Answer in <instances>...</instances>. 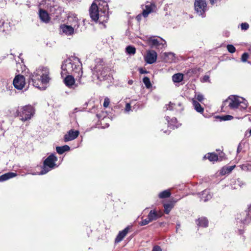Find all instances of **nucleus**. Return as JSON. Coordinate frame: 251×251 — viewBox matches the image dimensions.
Returning <instances> with one entry per match:
<instances>
[{
	"label": "nucleus",
	"mask_w": 251,
	"mask_h": 251,
	"mask_svg": "<svg viewBox=\"0 0 251 251\" xmlns=\"http://www.w3.org/2000/svg\"><path fill=\"white\" fill-rule=\"evenodd\" d=\"M109 8L106 1L96 0L93 2L89 9V14L92 20L103 24L109 19Z\"/></svg>",
	"instance_id": "nucleus-1"
},
{
	"label": "nucleus",
	"mask_w": 251,
	"mask_h": 251,
	"mask_svg": "<svg viewBox=\"0 0 251 251\" xmlns=\"http://www.w3.org/2000/svg\"><path fill=\"white\" fill-rule=\"evenodd\" d=\"M50 72L46 67H39L29 76V82H31L33 86L40 89L41 85H46L50 81Z\"/></svg>",
	"instance_id": "nucleus-2"
},
{
	"label": "nucleus",
	"mask_w": 251,
	"mask_h": 251,
	"mask_svg": "<svg viewBox=\"0 0 251 251\" xmlns=\"http://www.w3.org/2000/svg\"><path fill=\"white\" fill-rule=\"evenodd\" d=\"M73 65H75L76 67L75 69L80 70V61L78 58L71 56L65 60L63 62L61 67L62 76L64 75L72 74L74 71L73 68Z\"/></svg>",
	"instance_id": "nucleus-3"
},
{
	"label": "nucleus",
	"mask_w": 251,
	"mask_h": 251,
	"mask_svg": "<svg viewBox=\"0 0 251 251\" xmlns=\"http://www.w3.org/2000/svg\"><path fill=\"white\" fill-rule=\"evenodd\" d=\"M236 225L239 228L240 234H243V230L247 226L251 224V209L249 206L248 209L238 214L236 217Z\"/></svg>",
	"instance_id": "nucleus-4"
},
{
	"label": "nucleus",
	"mask_w": 251,
	"mask_h": 251,
	"mask_svg": "<svg viewBox=\"0 0 251 251\" xmlns=\"http://www.w3.org/2000/svg\"><path fill=\"white\" fill-rule=\"evenodd\" d=\"M17 116L22 122L30 120L35 114L34 108L30 105L19 107L16 112Z\"/></svg>",
	"instance_id": "nucleus-5"
},
{
	"label": "nucleus",
	"mask_w": 251,
	"mask_h": 251,
	"mask_svg": "<svg viewBox=\"0 0 251 251\" xmlns=\"http://www.w3.org/2000/svg\"><path fill=\"white\" fill-rule=\"evenodd\" d=\"M95 67L92 69L93 75L96 73V75L97 79L100 81L104 80L107 79L108 69L103 67V62L100 59L96 60Z\"/></svg>",
	"instance_id": "nucleus-6"
},
{
	"label": "nucleus",
	"mask_w": 251,
	"mask_h": 251,
	"mask_svg": "<svg viewBox=\"0 0 251 251\" xmlns=\"http://www.w3.org/2000/svg\"><path fill=\"white\" fill-rule=\"evenodd\" d=\"M57 161V157L53 153H52L48 156L44 161L42 170L39 173V175H45L50 170L57 167L58 166L56 165L55 163Z\"/></svg>",
	"instance_id": "nucleus-7"
},
{
	"label": "nucleus",
	"mask_w": 251,
	"mask_h": 251,
	"mask_svg": "<svg viewBox=\"0 0 251 251\" xmlns=\"http://www.w3.org/2000/svg\"><path fill=\"white\" fill-rule=\"evenodd\" d=\"M147 43L152 49L161 50L167 47L166 41L160 37L157 39L154 36L150 37L147 39Z\"/></svg>",
	"instance_id": "nucleus-8"
},
{
	"label": "nucleus",
	"mask_w": 251,
	"mask_h": 251,
	"mask_svg": "<svg viewBox=\"0 0 251 251\" xmlns=\"http://www.w3.org/2000/svg\"><path fill=\"white\" fill-rule=\"evenodd\" d=\"M195 10L199 16L204 18L207 10V4L205 0H196L194 3Z\"/></svg>",
	"instance_id": "nucleus-9"
},
{
	"label": "nucleus",
	"mask_w": 251,
	"mask_h": 251,
	"mask_svg": "<svg viewBox=\"0 0 251 251\" xmlns=\"http://www.w3.org/2000/svg\"><path fill=\"white\" fill-rule=\"evenodd\" d=\"M240 97L236 96H230L223 102L222 108L227 106L232 109L238 108L240 103Z\"/></svg>",
	"instance_id": "nucleus-10"
},
{
	"label": "nucleus",
	"mask_w": 251,
	"mask_h": 251,
	"mask_svg": "<svg viewBox=\"0 0 251 251\" xmlns=\"http://www.w3.org/2000/svg\"><path fill=\"white\" fill-rule=\"evenodd\" d=\"M67 24L75 29V33L80 31L79 29V21L76 14L72 13L69 14L67 18Z\"/></svg>",
	"instance_id": "nucleus-11"
},
{
	"label": "nucleus",
	"mask_w": 251,
	"mask_h": 251,
	"mask_svg": "<svg viewBox=\"0 0 251 251\" xmlns=\"http://www.w3.org/2000/svg\"><path fill=\"white\" fill-rule=\"evenodd\" d=\"M14 86L18 90H22L25 85V78L23 75H17L13 82Z\"/></svg>",
	"instance_id": "nucleus-12"
},
{
	"label": "nucleus",
	"mask_w": 251,
	"mask_h": 251,
	"mask_svg": "<svg viewBox=\"0 0 251 251\" xmlns=\"http://www.w3.org/2000/svg\"><path fill=\"white\" fill-rule=\"evenodd\" d=\"M157 57V53L153 50H150L147 51V54L144 57L146 62L149 64H152L156 61Z\"/></svg>",
	"instance_id": "nucleus-13"
},
{
	"label": "nucleus",
	"mask_w": 251,
	"mask_h": 251,
	"mask_svg": "<svg viewBox=\"0 0 251 251\" xmlns=\"http://www.w3.org/2000/svg\"><path fill=\"white\" fill-rule=\"evenodd\" d=\"M79 134V132L78 130L71 129L69 130L64 136V141L65 142H67L72 141L76 139L78 136Z\"/></svg>",
	"instance_id": "nucleus-14"
},
{
	"label": "nucleus",
	"mask_w": 251,
	"mask_h": 251,
	"mask_svg": "<svg viewBox=\"0 0 251 251\" xmlns=\"http://www.w3.org/2000/svg\"><path fill=\"white\" fill-rule=\"evenodd\" d=\"M64 79L65 85L70 88L75 89L77 86V84L75 83L74 77L67 74Z\"/></svg>",
	"instance_id": "nucleus-15"
},
{
	"label": "nucleus",
	"mask_w": 251,
	"mask_h": 251,
	"mask_svg": "<svg viewBox=\"0 0 251 251\" xmlns=\"http://www.w3.org/2000/svg\"><path fill=\"white\" fill-rule=\"evenodd\" d=\"M60 28V31L67 36L72 35L74 32H75V29L68 25H61Z\"/></svg>",
	"instance_id": "nucleus-16"
},
{
	"label": "nucleus",
	"mask_w": 251,
	"mask_h": 251,
	"mask_svg": "<svg viewBox=\"0 0 251 251\" xmlns=\"http://www.w3.org/2000/svg\"><path fill=\"white\" fill-rule=\"evenodd\" d=\"M39 15L40 19L42 22L45 23H48L50 22V18L49 17V14L45 10L40 9Z\"/></svg>",
	"instance_id": "nucleus-17"
},
{
	"label": "nucleus",
	"mask_w": 251,
	"mask_h": 251,
	"mask_svg": "<svg viewBox=\"0 0 251 251\" xmlns=\"http://www.w3.org/2000/svg\"><path fill=\"white\" fill-rule=\"evenodd\" d=\"M165 119L168 123L169 127L171 128L175 129V128H178L180 125V124H177V119L175 117L172 118L170 121L169 116H166Z\"/></svg>",
	"instance_id": "nucleus-18"
},
{
	"label": "nucleus",
	"mask_w": 251,
	"mask_h": 251,
	"mask_svg": "<svg viewBox=\"0 0 251 251\" xmlns=\"http://www.w3.org/2000/svg\"><path fill=\"white\" fill-rule=\"evenodd\" d=\"M155 8V5L152 3L147 4L145 6V8H143V16L145 18L147 17L149 14L153 11V8Z\"/></svg>",
	"instance_id": "nucleus-19"
},
{
	"label": "nucleus",
	"mask_w": 251,
	"mask_h": 251,
	"mask_svg": "<svg viewBox=\"0 0 251 251\" xmlns=\"http://www.w3.org/2000/svg\"><path fill=\"white\" fill-rule=\"evenodd\" d=\"M224 153L221 152L219 157H218V155L214 153H209L207 154V157L206 155L204 156V158H208L210 161H215L217 160H222L223 159V157L224 156Z\"/></svg>",
	"instance_id": "nucleus-20"
},
{
	"label": "nucleus",
	"mask_w": 251,
	"mask_h": 251,
	"mask_svg": "<svg viewBox=\"0 0 251 251\" xmlns=\"http://www.w3.org/2000/svg\"><path fill=\"white\" fill-rule=\"evenodd\" d=\"M129 227L127 226L124 230L120 231L115 239V242L119 243L120 242H121L124 239V238L126 235L129 231Z\"/></svg>",
	"instance_id": "nucleus-21"
},
{
	"label": "nucleus",
	"mask_w": 251,
	"mask_h": 251,
	"mask_svg": "<svg viewBox=\"0 0 251 251\" xmlns=\"http://www.w3.org/2000/svg\"><path fill=\"white\" fill-rule=\"evenodd\" d=\"M75 68L76 67H75V65L73 66V68L74 69V71L72 73V74H73L74 75V76H75L76 77V79L79 82V83H81V78L82 76V74H83L81 63H80V70H79L78 69V70L75 69Z\"/></svg>",
	"instance_id": "nucleus-22"
},
{
	"label": "nucleus",
	"mask_w": 251,
	"mask_h": 251,
	"mask_svg": "<svg viewBox=\"0 0 251 251\" xmlns=\"http://www.w3.org/2000/svg\"><path fill=\"white\" fill-rule=\"evenodd\" d=\"M61 10V8L56 4H53L52 5H50V14L56 15V17L59 16Z\"/></svg>",
	"instance_id": "nucleus-23"
},
{
	"label": "nucleus",
	"mask_w": 251,
	"mask_h": 251,
	"mask_svg": "<svg viewBox=\"0 0 251 251\" xmlns=\"http://www.w3.org/2000/svg\"><path fill=\"white\" fill-rule=\"evenodd\" d=\"M212 196V195L210 193L209 190L206 189L201 192L200 198L201 200L203 201H207L211 199Z\"/></svg>",
	"instance_id": "nucleus-24"
},
{
	"label": "nucleus",
	"mask_w": 251,
	"mask_h": 251,
	"mask_svg": "<svg viewBox=\"0 0 251 251\" xmlns=\"http://www.w3.org/2000/svg\"><path fill=\"white\" fill-rule=\"evenodd\" d=\"M17 176V174L13 172H8L0 176V182H3L13 178Z\"/></svg>",
	"instance_id": "nucleus-25"
},
{
	"label": "nucleus",
	"mask_w": 251,
	"mask_h": 251,
	"mask_svg": "<svg viewBox=\"0 0 251 251\" xmlns=\"http://www.w3.org/2000/svg\"><path fill=\"white\" fill-rule=\"evenodd\" d=\"M160 217L161 215L157 213V212L154 210H151L148 215V217L149 219V221H150L151 222L155 221Z\"/></svg>",
	"instance_id": "nucleus-26"
},
{
	"label": "nucleus",
	"mask_w": 251,
	"mask_h": 251,
	"mask_svg": "<svg viewBox=\"0 0 251 251\" xmlns=\"http://www.w3.org/2000/svg\"><path fill=\"white\" fill-rule=\"evenodd\" d=\"M197 225L199 226L202 227H206L208 226V221L207 219L205 217H201L199 218L197 222Z\"/></svg>",
	"instance_id": "nucleus-27"
},
{
	"label": "nucleus",
	"mask_w": 251,
	"mask_h": 251,
	"mask_svg": "<svg viewBox=\"0 0 251 251\" xmlns=\"http://www.w3.org/2000/svg\"><path fill=\"white\" fill-rule=\"evenodd\" d=\"M70 148L68 145H64L63 146H58L56 147V151L59 154L64 153L65 151H70Z\"/></svg>",
	"instance_id": "nucleus-28"
},
{
	"label": "nucleus",
	"mask_w": 251,
	"mask_h": 251,
	"mask_svg": "<svg viewBox=\"0 0 251 251\" xmlns=\"http://www.w3.org/2000/svg\"><path fill=\"white\" fill-rule=\"evenodd\" d=\"M183 79V75L181 73H177L172 76V80L175 83H179Z\"/></svg>",
	"instance_id": "nucleus-29"
},
{
	"label": "nucleus",
	"mask_w": 251,
	"mask_h": 251,
	"mask_svg": "<svg viewBox=\"0 0 251 251\" xmlns=\"http://www.w3.org/2000/svg\"><path fill=\"white\" fill-rule=\"evenodd\" d=\"M193 105L194 107V109L198 112L202 113L203 112V108L201 107L200 103L195 99H193Z\"/></svg>",
	"instance_id": "nucleus-30"
},
{
	"label": "nucleus",
	"mask_w": 251,
	"mask_h": 251,
	"mask_svg": "<svg viewBox=\"0 0 251 251\" xmlns=\"http://www.w3.org/2000/svg\"><path fill=\"white\" fill-rule=\"evenodd\" d=\"M247 145H248V143L246 141L244 140H242L238 144L237 149V153H239L241 151L245 152V151L244 150V149Z\"/></svg>",
	"instance_id": "nucleus-31"
},
{
	"label": "nucleus",
	"mask_w": 251,
	"mask_h": 251,
	"mask_svg": "<svg viewBox=\"0 0 251 251\" xmlns=\"http://www.w3.org/2000/svg\"><path fill=\"white\" fill-rule=\"evenodd\" d=\"M164 56L166 61L171 62L175 59V54L173 52H165L164 53Z\"/></svg>",
	"instance_id": "nucleus-32"
},
{
	"label": "nucleus",
	"mask_w": 251,
	"mask_h": 251,
	"mask_svg": "<svg viewBox=\"0 0 251 251\" xmlns=\"http://www.w3.org/2000/svg\"><path fill=\"white\" fill-rule=\"evenodd\" d=\"M240 103L238 108H239L241 110L246 109L248 106L247 100L243 98L240 97Z\"/></svg>",
	"instance_id": "nucleus-33"
},
{
	"label": "nucleus",
	"mask_w": 251,
	"mask_h": 251,
	"mask_svg": "<svg viewBox=\"0 0 251 251\" xmlns=\"http://www.w3.org/2000/svg\"><path fill=\"white\" fill-rule=\"evenodd\" d=\"M171 194L170 191L166 190L160 192L158 195V197L160 199H164L169 198L171 196Z\"/></svg>",
	"instance_id": "nucleus-34"
},
{
	"label": "nucleus",
	"mask_w": 251,
	"mask_h": 251,
	"mask_svg": "<svg viewBox=\"0 0 251 251\" xmlns=\"http://www.w3.org/2000/svg\"><path fill=\"white\" fill-rule=\"evenodd\" d=\"M234 167V166H229L225 168L224 167L221 170V174L223 175H226V174H229L232 171Z\"/></svg>",
	"instance_id": "nucleus-35"
},
{
	"label": "nucleus",
	"mask_w": 251,
	"mask_h": 251,
	"mask_svg": "<svg viewBox=\"0 0 251 251\" xmlns=\"http://www.w3.org/2000/svg\"><path fill=\"white\" fill-rule=\"evenodd\" d=\"M126 52L129 55H134L136 53V48L132 46H128L126 48Z\"/></svg>",
	"instance_id": "nucleus-36"
},
{
	"label": "nucleus",
	"mask_w": 251,
	"mask_h": 251,
	"mask_svg": "<svg viewBox=\"0 0 251 251\" xmlns=\"http://www.w3.org/2000/svg\"><path fill=\"white\" fill-rule=\"evenodd\" d=\"M173 205L171 203H165L164 204V212L166 214H169L171 209L173 208Z\"/></svg>",
	"instance_id": "nucleus-37"
},
{
	"label": "nucleus",
	"mask_w": 251,
	"mask_h": 251,
	"mask_svg": "<svg viewBox=\"0 0 251 251\" xmlns=\"http://www.w3.org/2000/svg\"><path fill=\"white\" fill-rule=\"evenodd\" d=\"M143 82L147 88H150L151 86L150 78L147 76H145L143 79Z\"/></svg>",
	"instance_id": "nucleus-38"
},
{
	"label": "nucleus",
	"mask_w": 251,
	"mask_h": 251,
	"mask_svg": "<svg viewBox=\"0 0 251 251\" xmlns=\"http://www.w3.org/2000/svg\"><path fill=\"white\" fill-rule=\"evenodd\" d=\"M219 118H220V121H224L231 120L233 118V116L229 115H224V116H220V117H219Z\"/></svg>",
	"instance_id": "nucleus-39"
},
{
	"label": "nucleus",
	"mask_w": 251,
	"mask_h": 251,
	"mask_svg": "<svg viewBox=\"0 0 251 251\" xmlns=\"http://www.w3.org/2000/svg\"><path fill=\"white\" fill-rule=\"evenodd\" d=\"M226 48L228 52L231 53L235 52L236 51L235 48L232 45H227L226 46Z\"/></svg>",
	"instance_id": "nucleus-40"
},
{
	"label": "nucleus",
	"mask_w": 251,
	"mask_h": 251,
	"mask_svg": "<svg viewBox=\"0 0 251 251\" xmlns=\"http://www.w3.org/2000/svg\"><path fill=\"white\" fill-rule=\"evenodd\" d=\"M150 222H151L149 221V219L147 217L146 219L142 220V221L140 222L139 224L140 226H143L148 225Z\"/></svg>",
	"instance_id": "nucleus-41"
},
{
	"label": "nucleus",
	"mask_w": 251,
	"mask_h": 251,
	"mask_svg": "<svg viewBox=\"0 0 251 251\" xmlns=\"http://www.w3.org/2000/svg\"><path fill=\"white\" fill-rule=\"evenodd\" d=\"M195 98L198 101L201 102L203 100V96L200 93H196L195 94Z\"/></svg>",
	"instance_id": "nucleus-42"
},
{
	"label": "nucleus",
	"mask_w": 251,
	"mask_h": 251,
	"mask_svg": "<svg viewBox=\"0 0 251 251\" xmlns=\"http://www.w3.org/2000/svg\"><path fill=\"white\" fill-rule=\"evenodd\" d=\"M175 105V104L173 103L172 102H170V103L168 105H166V110H174V107Z\"/></svg>",
	"instance_id": "nucleus-43"
},
{
	"label": "nucleus",
	"mask_w": 251,
	"mask_h": 251,
	"mask_svg": "<svg viewBox=\"0 0 251 251\" xmlns=\"http://www.w3.org/2000/svg\"><path fill=\"white\" fill-rule=\"evenodd\" d=\"M249 58V54L247 52L244 53L241 57V60L243 62H246Z\"/></svg>",
	"instance_id": "nucleus-44"
},
{
	"label": "nucleus",
	"mask_w": 251,
	"mask_h": 251,
	"mask_svg": "<svg viewBox=\"0 0 251 251\" xmlns=\"http://www.w3.org/2000/svg\"><path fill=\"white\" fill-rule=\"evenodd\" d=\"M249 28V25L247 23H242L241 24V28L242 30H246Z\"/></svg>",
	"instance_id": "nucleus-45"
},
{
	"label": "nucleus",
	"mask_w": 251,
	"mask_h": 251,
	"mask_svg": "<svg viewBox=\"0 0 251 251\" xmlns=\"http://www.w3.org/2000/svg\"><path fill=\"white\" fill-rule=\"evenodd\" d=\"M109 102H110V101H109V99L108 98H105L104 99V102L103 104V106L105 108L107 107L109 104Z\"/></svg>",
	"instance_id": "nucleus-46"
},
{
	"label": "nucleus",
	"mask_w": 251,
	"mask_h": 251,
	"mask_svg": "<svg viewBox=\"0 0 251 251\" xmlns=\"http://www.w3.org/2000/svg\"><path fill=\"white\" fill-rule=\"evenodd\" d=\"M0 25H1L3 27V30H5V27H7V22H5L3 20L0 21Z\"/></svg>",
	"instance_id": "nucleus-47"
},
{
	"label": "nucleus",
	"mask_w": 251,
	"mask_h": 251,
	"mask_svg": "<svg viewBox=\"0 0 251 251\" xmlns=\"http://www.w3.org/2000/svg\"><path fill=\"white\" fill-rule=\"evenodd\" d=\"M151 251H162V249L160 246H155L153 247Z\"/></svg>",
	"instance_id": "nucleus-48"
},
{
	"label": "nucleus",
	"mask_w": 251,
	"mask_h": 251,
	"mask_svg": "<svg viewBox=\"0 0 251 251\" xmlns=\"http://www.w3.org/2000/svg\"><path fill=\"white\" fill-rule=\"evenodd\" d=\"M131 110V106L129 103H127L126 105L125 111L127 112Z\"/></svg>",
	"instance_id": "nucleus-49"
},
{
	"label": "nucleus",
	"mask_w": 251,
	"mask_h": 251,
	"mask_svg": "<svg viewBox=\"0 0 251 251\" xmlns=\"http://www.w3.org/2000/svg\"><path fill=\"white\" fill-rule=\"evenodd\" d=\"M249 165H243L242 166V169L244 170V171H248L249 170Z\"/></svg>",
	"instance_id": "nucleus-50"
},
{
	"label": "nucleus",
	"mask_w": 251,
	"mask_h": 251,
	"mask_svg": "<svg viewBox=\"0 0 251 251\" xmlns=\"http://www.w3.org/2000/svg\"><path fill=\"white\" fill-rule=\"evenodd\" d=\"M143 16V13L142 14H139L136 17V19L138 21H140L141 19H142V17Z\"/></svg>",
	"instance_id": "nucleus-51"
},
{
	"label": "nucleus",
	"mask_w": 251,
	"mask_h": 251,
	"mask_svg": "<svg viewBox=\"0 0 251 251\" xmlns=\"http://www.w3.org/2000/svg\"><path fill=\"white\" fill-rule=\"evenodd\" d=\"M209 77L208 75H204L203 77V80L204 82H206L208 80Z\"/></svg>",
	"instance_id": "nucleus-52"
},
{
	"label": "nucleus",
	"mask_w": 251,
	"mask_h": 251,
	"mask_svg": "<svg viewBox=\"0 0 251 251\" xmlns=\"http://www.w3.org/2000/svg\"><path fill=\"white\" fill-rule=\"evenodd\" d=\"M180 227V224L179 223H177L176 224V231L177 232L178 229L179 228V227Z\"/></svg>",
	"instance_id": "nucleus-53"
},
{
	"label": "nucleus",
	"mask_w": 251,
	"mask_h": 251,
	"mask_svg": "<svg viewBox=\"0 0 251 251\" xmlns=\"http://www.w3.org/2000/svg\"><path fill=\"white\" fill-rule=\"evenodd\" d=\"M249 134V136H251V129H250V130L249 131H248V130H247L246 132H245V136H247L248 135V134Z\"/></svg>",
	"instance_id": "nucleus-54"
},
{
	"label": "nucleus",
	"mask_w": 251,
	"mask_h": 251,
	"mask_svg": "<svg viewBox=\"0 0 251 251\" xmlns=\"http://www.w3.org/2000/svg\"><path fill=\"white\" fill-rule=\"evenodd\" d=\"M140 73L141 74H145V73H147V72L146 71H144V70H143V69H141V70H140Z\"/></svg>",
	"instance_id": "nucleus-55"
},
{
	"label": "nucleus",
	"mask_w": 251,
	"mask_h": 251,
	"mask_svg": "<svg viewBox=\"0 0 251 251\" xmlns=\"http://www.w3.org/2000/svg\"><path fill=\"white\" fill-rule=\"evenodd\" d=\"M225 35L226 37H228L229 36V32L228 31H226L225 33Z\"/></svg>",
	"instance_id": "nucleus-56"
},
{
	"label": "nucleus",
	"mask_w": 251,
	"mask_h": 251,
	"mask_svg": "<svg viewBox=\"0 0 251 251\" xmlns=\"http://www.w3.org/2000/svg\"><path fill=\"white\" fill-rule=\"evenodd\" d=\"M133 81L132 80H128V84H129V85H131V84H133Z\"/></svg>",
	"instance_id": "nucleus-57"
},
{
	"label": "nucleus",
	"mask_w": 251,
	"mask_h": 251,
	"mask_svg": "<svg viewBox=\"0 0 251 251\" xmlns=\"http://www.w3.org/2000/svg\"><path fill=\"white\" fill-rule=\"evenodd\" d=\"M216 0H209L211 4H213Z\"/></svg>",
	"instance_id": "nucleus-58"
},
{
	"label": "nucleus",
	"mask_w": 251,
	"mask_h": 251,
	"mask_svg": "<svg viewBox=\"0 0 251 251\" xmlns=\"http://www.w3.org/2000/svg\"><path fill=\"white\" fill-rule=\"evenodd\" d=\"M77 108H75V111H77Z\"/></svg>",
	"instance_id": "nucleus-59"
},
{
	"label": "nucleus",
	"mask_w": 251,
	"mask_h": 251,
	"mask_svg": "<svg viewBox=\"0 0 251 251\" xmlns=\"http://www.w3.org/2000/svg\"><path fill=\"white\" fill-rule=\"evenodd\" d=\"M164 133H167V131H164Z\"/></svg>",
	"instance_id": "nucleus-60"
},
{
	"label": "nucleus",
	"mask_w": 251,
	"mask_h": 251,
	"mask_svg": "<svg viewBox=\"0 0 251 251\" xmlns=\"http://www.w3.org/2000/svg\"><path fill=\"white\" fill-rule=\"evenodd\" d=\"M250 206L251 207V205Z\"/></svg>",
	"instance_id": "nucleus-61"
}]
</instances>
